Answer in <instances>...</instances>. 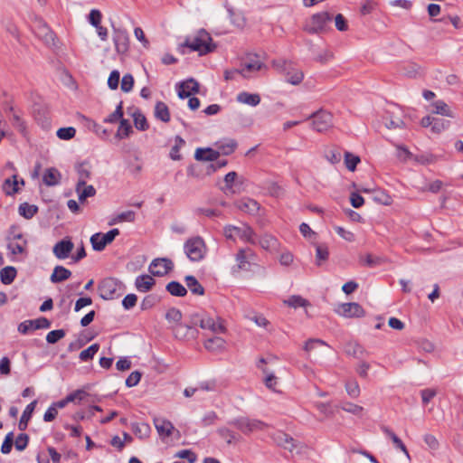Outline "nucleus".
<instances>
[{"label": "nucleus", "instance_id": "nucleus-48", "mask_svg": "<svg viewBox=\"0 0 463 463\" xmlns=\"http://www.w3.org/2000/svg\"><path fill=\"white\" fill-rule=\"evenodd\" d=\"M449 127V120L439 118H434L431 131L435 134H439L447 130Z\"/></svg>", "mask_w": 463, "mask_h": 463}, {"label": "nucleus", "instance_id": "nucleus-12", "mask_svg": "<svg viewBox=\"0 0 463 463\" xmlns=\"http://www.w3.org/2000/svg\"><path fill=\"white\" fill-rule=\"evenodd\" d=\"M119 234L118 229L115 228L106 233L97 232L90 237V243L94 250L101 251L106 246L111 243Z\"/></svg>", "mask_w": 463, "mask_h": 463}, {"label": "nucleus", "instance_id": "nucleus-45", "mask_svg": "<svg viewBox=\"0 0 463 463\" xmlns=\"http://www.w3.org/2000/svg\"><path fill=\"white\" fill-rule=\"evenodd\" d=\"M231 23L238 27L242 28L245 25V19L241 13L234 11L232 8L227 9Z\"/></svg>", "mask_w": 463, "mask_h": 463}, {"label": "nucleus", "instance_id": "nucleus-27", "mask_svg": "<svg viewBox=\"0 0 463 463\" xmlns=\"http://www.w3.org/2000/svg\"><path fill=\"white\" fill-rule=\"evenodd\" d=\"M155 279L149 275H140L137 277L135 286L140 292H147L155 285Z\"/></svg>", "mask_w": 463, "mask_h": 463}, {"label": "nucleus", "instance_id": "nucleus-18", "mask_svg": "<svg viewBox=\"0 0 463 463\" xmlns=\"http://www.w3.org/2000/svg\"><path fill=\"white\" fill-rule=\"evenodd\" d=\"M264 67L263 62L258 58L253 57L246 61L240 69L242 78L249 79L253 77L259 71Z\"/></svg>", "mask_w": 463, "mask_h": 463}, {"label": "nucleus", "instance_id": "nucleus-9", "mask_svg": "<svg viewBox=\"0 0 463 463\" xmlns=\"http://www.w3.org/2000/svg\"><path fill=\"white\" fill-rule=\"evenodd\" d=\"M308 118L312 119V128L317 132H325L334 125L333 115L326 110L317 111L309 116Z\"/></svg>", "mask_w": 463, "mask_h": 463}, {"label": "nucleus", "instance_id": "nucleus-7", "mask_svg": "<svg viewBox=\"0 0 463 463\" xmlns=\"http://www.w3.org/2000/svg\"><path fill=\"white\" fill-rule=\"evenodd\" d=\"M224 236L230 240L240 239L250 244H256V235L253 230L247 224L241 226L227 225L224 227Z\"/></svg>", "mask_w": 463, "mask_h": 463}, {"label": "nucleus", "instance_id": "nucleus-62", "mask_svg": "<svg viewBox=\"0 0 463 463\" xmlns=\"http://www.w3.org/2000/svg\"><path fill=\"white\" fill-rule=\"evenodd\" d=\"M342 409L349 413H352L354 415H361L364 408L360 405L351 403V402H345L342 405Z\"/></svg>", "mask_w": 463, "mask_h": 463}, {"label": "nucleus", "instance_id": "nucleus-23", "mask_svg": "<svg viewBox=\"0 0 463 463\" xmlns=\"http://www.w3.org/2000/svg\"><path fill=\"white\" fill-rule=\"evenodd\" d=\"M71 276V271L63 266L57 265L54 267L51 274L50 280L52 283H61L67 280Z\"/></svg>", "mask_w": 463, "mask_h": 463}, {"label": "nucleus", "instance_id": "nucleus-59", "mask_svg": "<svg viewBox=\"0 0 463 463\" xmlns=\"http://www.w3.org/2000/svg\"><path fill=\"white\" fill-rule=\"evenodd\" d=\"M134 86V78L131 74L127 73L121 80V90L124 92H129Z\"/></svg>", "mask_w": 463, "mask_h": 463}, {"label": "nucleus", "instance_id": "nucleus-53", "mask_svg": "<svg viewBox=\"0 0 463 463\" xmlns=\"http://www.w3.org/2000/svg\"><path fill=\"white\" fill-rule=\"evenodd\" d=\"M99 349V345L98 344H93L89 346L87 349L81 351L80 353V359L81 361H89L93 358V356L97 354Z\"/></svg>", "mask_w": 463, "mask_h": 463}, {"label": "nucleus", "instance_id": "nucleus-61", "mask_svg": "<svg viewBox=\"0 0 463 463\" xmlns=\"http://www.w3.org/2000/svg\"><path fill=\"white\" fill-rule=\"evenodd\" d=\"M89 23L93 26L101 24L102 14L99 10L92 9L89 14Z\"/></svg>", "mask_w": 463, "mask_h": 463}, {"label": "nucleus", "instance_id": "nucleus-47", "mask_svg": "<svg viewBox=\"0 0 463 463\" xmlns=\"http://www.w3.org/2000/svg\"><path fill=\"white\" fill-rule=\"evenodd\" d=\"M344 161L346 168L349 171H354L356 168V165L360 163V157L358 156H355L348 151L345 152L344 156Z\"/></svg>", "mask_w": 463, "mask_h": 463}, {"label": "nucleus", "instance_id": "nucleus-55", "mask_svg": "<svg viewBox=\"0 0 463 463\" xmlns=\"http://www.w3.org/2000/svg\"><path fill=\"white\" fill-rule=\"evenodd\" d=\"M134 117V125L138 130H146L148 128V124L145 116L139 112H136L133 114Z\"/></svg>", "mask_w": 463, "mask_h": 463}, {"label": "nucleus", "instance_id": "nucleus-31", "mask_svg": "<svg viewBox=\"0 0 463 463\" xmlns=\"http://www.w3.org/2000/svg\"><path fill=\"white\" fill-rule=\"evenodd\" d=\"M225 344L223 338L214 336L204 342V347L210 352H220L225 348Z\"/></svg>", "mask_w": 463, "mask_h": 463}, {"label": "nucleus", "instance_id": "nucleus-5", "mask_svg": "<svg viewBox=\"0 0 463 463\" xmlns=\"http://www.w3.org/2000/svg\"><path fill=\"white\" fill-rule=\"evenodd\" d=\"M99 295L101 298L109 300L121 297L125 291L124 284L113 278H106L98 286Z\"/></svg>", "mask_w": 463, "mask_h": 463}, {"label": "nucleus", "instance_id": "nucleus-25", "mask_svg": "<svg viewBox=\"0 0 463 463\" xmlns=\"http://www.w3.org/2000/svg\"><path fill=\"white\" fill-rule=\"evenodd\" d=\"M238 208L247 213L256 214L260 210V204L257 201L250 198H243L237 203Z\"/></svg>", "mask_w": 463, "mask_h": 463}, {"label": "nucleus", "instance_id": "nucleus-58", "mask_svg": "<svg viewBox=\"0 0 463 463\" xmlns=\"http://www.w3.org/2000/svg\"><path fill=\"white\" fill-rule=\"evenodd\" d=\"M65 335V331L63 329H57L50 331L46 335V341L49 344H55Z\"/></svg>", "mask_w": 463, "mask_h": 463}, {"label": "nucleus", "instance_id": "nucleus-21", "mask_svg": "<svg viewBox=\"0 0 463 463\" xmlns=\"http://www.w3.org/2000/svg\"><path fill=\"white\" fill-rule=\"evenodd\" d=\"M19 184L24 185V179L18 180L17 175H13L4 181L2 189L6 195H14L19 192Z\"/></svg>", "mask_w": 463, "mask_h": 463}, {"label": "nucleus", "instance_id": "nucleus-16", "mask_svg": "<svg viewBox=\"0 0 463 463\" xmlns=\"http://www.w3.org/2000/svg\"><path fill=\"white\" fill-rule=\"evenodd\" d=\"M174 267L171 260L166 258L155 259L149 265V271L154 276L162 277L167 274Z\"/></svg>", "mask_w": 463, "mask_h": 463}, {"label": "nucleus", "instance_id": "nucleus-8", "mask_svg": "<svg viewBox=\"0 0 463 463\" xmlns=\"http://www.w3.org/2000/svg\"><path fill=\"white\" fill-rule=\"evenodd\" d=\"M272 439L278 446L288 450L292 454H302L305 453L307 449L306 445L280 430L275 432L272 436Z\"/></svg>", "mask_w": 463, "mask_h": 463}, {"label": "nucleus", "instance_id": "nucleus-1", "mask_svg": "<svg viewBox=\"0 0 463 463\" xmlns=\"http://www.w3.org/2000/svg\"><path fill=\"white\" fill-rule=\"evenodd\" d=\"M28 241L21 232H11L7 238V250L11 260H24L27 255Z\"/></svg>", "mask_w": 463, "mask_h": 463}, {"label": "nucleus", "instance_id": "nucleus-39", "mask_svg": "<svg viewBox=\"0 0 463 463\" xmlns=\"http://www.w3.org/2000/svg\"><path fill=\"white\" fill-rule=\"evenodd\" d=\"M132 430L136 436H137L141 439H146L149 437L150 432H151V428L147 423L139 422V423H134L132 425Z\"/></svg>", "mask_w": 463, "mask_h": 463}, {"label": "nucleus", "instance_id": "nucleus-20", "mask_svg": "<svg viewBox=\"0 0 463 463\" xmlns=\"http://www.w3.org/2000/svg\"><path fill=\"white\" fill-rule=\"evenodd\" d=\"M154 425L162 439L170 437L175 430L173 423L164 418H155Z\"/></svg>", "mask_w": 463, "mask_h": 463}, {"label": "nucleus", "instance_id": "nucleus-19", "mask_svg": "<svg viewBox=\"0 0 463 463\" xmlns=\"http://www.w3.org/2000/svg\"><path fill=\"white\" fill-rule=\"evenodd\" d=\"M199 91V84L194 79H189L178 84L177 92L180 99L190 97Z\"/></svg>", "mask_w": 463, "mask_h": 463}, {"label": "nucleus", "instance_id": "nucleus-15", "mask_svg": "<svg viewBox=\"0 0 463 463\" xmlns=\"http://www.w3.org/2000/svg\"><path fill=\"white\" fill-rule=\"evenodd\" d=\"M113 42L118 53L124 54L128 51L129 37L125 29L113 27Z\"/></svg>", "mask_w": 463, "mask_h": 463}, {"label": "nucleus", "instance_id": "nucleus-13", "mask_svg": "<svg viewBox=\"0 0 463 463\" xmlns=\"http://www.w3.org/2000/svg\"><path fill=\"white\" fill-rule=\"evenodd\" d=\"M194 324L199 326L203 329H207L213 333H224L225 326L222 325L220 318L216 320L207 315L196 316L194 318Z\"/></svg>", "mask_w": 463, "mask_h": 463}, {"label": "nucleus", "instance_id": "nucleus-3", "mask_svg": "<svg viewBox=\"0 0 463 463\" xmlns=\"http://www.w3.org/2000/svg\"><path fill=\"white\" fill-rule=\"evenodd\" d=\"M188 47L191 51L198 52L200 55L207 54L215 49V44L213 43V39L210 34L201 30L192 39H187L184 43L180 45V48Z\"/></svg>", "mask_w": 463, "mask_h": 463}, {"label": "nucleus", "instance_id": "nucleus-38", "mask_svg": "<svg viewBox=\"0 0 463 463\" xmlns=\"http://www.w3.org/2000/svg\"><path fill=\"white\" fill-rule=\"evenodd\" d=\"M155 116L163 122H168L170 120V113L166 104L158 101L155 107Z\"/></svg>", "mask_w": 463, "mask_h": 463}, {"label": "nucleus", "instance_id": "nucleus-30", "mask_svg": "<svg viewBox=\"0 0 463 463\" xmlns=\"http://www.w3.org/2000/svg\"><path fill=\"white\" fill-rule=\"evenodd\" d=\"M76 193L78 194L79 201L80 203H83L87 198L94 196L96 194V190L93 187V185H90V184L86 185V184H76Z\"/></svg>", "mask_w": 463, "mask_h": 463}, {"label": "nucleus", "instance_id": "nucleus-10", "mask_svg": "<svg viewBox=\"0 0 463 463\" xmlns=\"http://www.w3.org/2000/svg\"><path fill=\"white\" fill-rule=\"evenodd\" d=\"M331 21V15L327 12H321L312 15L307 24V32L311 33H324L327 29L328 23Z\"/></svg>", "mask_w": 463, "mask_h": 463}, {"label": "nucleus", "instance_id": "nucleus-56", "mask_svg": "<svg viewBox=\"0 0 463 463\" xmlns=\"http://www.w3.org/2000/svg\"><path fill=\"white\" fill-rule=\"evenodd\" d=\"M345 390L349 396L353 398H356L360 394V387L358 383L355 380L348 381L345 383Z\"/></svg>", "mask_w": 463, "mask_h": 463}, {"label": "nucleus", "instance_id": "nucleus-40", "mask_svg": "<svg viewBox=\"0 0 463 463\" xmlns=\"http://www.w3.org/2000/svg\"><path fill=\"white\" fill-rule=\"evenodd\" d=\"M136 218V213L133 211H126L123 213H120L114 216L111 221L109 222V225H114L117 223L128 222H133Z\"/></svg>", "mask_w": 463, "mask_h": 463}, {"label": "nucleus", "instance_id": "nucleus-51", "mask_svg": "<svg viewBox=\"0 0 463 463\" xmlns=\"http://www.w3.org/2000/svg\"><path fill=\"white\" fill-rule=\"evenodd\" d=\"M131 132L132 127L130 123L127 119L122 118L117 131V137L119 138H125L128 137Z\"/></svg>", "mask_w": 463, "mask_h": 463}, {"label": "nucleus", "instance_id": "nucleus-52", "mask_svg": "<svg viewBox=\"0 0 463 463\" xmlns=\"http://www.w3.org/2000/svg\"><path fill=\"white\" fill-rule=\"evenodd\" d=\"M217 432L221 438L226 440L227 444H232L237 440V435L235 432L226 427L219 428Z\"/></svg>", "mask_w": 463, "mask_h": 463}, {"label": "nucleus", "instance_id": "nucleus-28", "mask_svg": "<svg viewBox=\"0 0 463 463\" xmlns=\"http://www.w3.org/2000/svg\"><path fill=\"white\" fill-rule=\"evenodd\" d=\"M259 244L260 245V247L262 249L269 250V251H275V250H278L279 248V241L274 236H272L270 234L263 235L260 238Z\"/></svg>", "mask_w": 463, "mask_h": 463}, {"label": "nucleus", "instance_id": "nucleus-63", "mask_svg": "<svg viewBox=\"0 0 463 463\" xmlns=\"http://www.w3.org/2000/svg\"><path fill=\"white\" fill-rule=\"evenodd\" d=\"M29 437L27 434L21 433L19 434L14 441L15 449L19 451L24 450L28 444Z\"/></svg>", "mask_w": 463, "mask_h": 463}, {"label": "nucleus", "instance_id": "nucleus-43", "mask_svg": "<svg viewBox=\"0 0 463 463\" xmlns=\"http://www.w3.org/2000/svg\"><path fill=\"white\" fill-rule=\"evenodd\" d=\"M38 211V207L33 204H29L27 203H21L18 212L20 215L24 217L25 219L33 218Z\"/></svg>", "mask_w": 463, "mask_h": 463}, {"label": "nucleus", "instance_id": "nucleus-54", "mask_svg": "<svg viewBox=\"0 0 463 463\" xmlns=\"http://www.w3.org/2000/svg\"><path fill=\"white\" fill-rule=\"evenodd\" d=\"M76 129L72 127L61 128L57 130V137L62 140H70L74 137Z\"/></svg>", "mask_w": 463, "mask_h": 463}, {"label": "nucleus", "instance_id": "nucleus-49", "mask_svg": "<svg viewBox=\"0 0 463 463\" xmlns=\"http://www.w3.org/2000/svg\"><path fill=\"white\" fill-rule=\"evenodd\" d=\"M383 431L391 438L394 446L397 449H401L406 455L407 458H410L409 452H408L405 445L402 441V439L394 432L390 430L388 428H384Z\"/></svg>", "mask_w": 463, "mask_h": 463}, {"label": "nucleus", "instance_id": "nucleus-57", "mask_svg": "<svg viewBox=\"0 0 463 463\" xmlns=\"http://www.w3.org/2000/svg\"><path fill=\"white\" fill-rule=\"evenodd\" d=\"M123 106H122V101H120L118 103V105L117 106L115 111L113 113H111L107 118H105L104 122L106 123H115L117 122L118 120H121L122 119V116H123Z\"/></svg>", "mask_w": 463, "mask_h": 463}, {"label": "nucleus", "instance_id": "nucleus-26", "mask_svg": "<svg viewBox=\"0 0 463 463\" xmlns=\"http://www.w3.org/2000/svg\"><path fill=\"white\" fill-rule=\"evenodd\" d=\"M61 173L54 167L45 170L43 175V182L48 186H54L60 184Z\"/></svg>", "mask_w": 463, "mask_h": 463}, {"label": "nucleus", "instance_id": "nucleus-42", "mask_svg": "<svg viewBox=\"0 0 463 463\" xmlns=\"http://www.w3.org/2000/svg\"><path fill=\"white\" fill-rule=\"evenodd\" d=\"M16 277V269L14 267L8 266L2 269L0 278L2 283L5 285L11 284Z\"/></svg>", "mask_w": 463, "mask_h": 463}, {"label": "nucleus", "instance_id": "nucleus-44", "mask_svg": "<svg viewBox=\"0 0 463 463\" xmlns=\"http://www.w3.org/2000/svg\"><path fill=\"white\" fill-rule=\"evenodd\" d=\"M329 251L326 244L316 245V263L320 266L323 261L328 259Z\"/></svg>", "mask_w": 463, "mask_h": 463}, {"label": "nucleus", "instance_id": "nucleus-24", "mask_svg": "<svg viewBox=\"0 0 463 463\" xmlns=\"http://www.w3.org/2000/svg\"><path fill=\"white\" fill-rule=\"evenodd\" d=\"M345 353L357 359L363 358L364 355L368 354L367 351L358 343L356 342H348L345 345Z\"/></svg>", "mask_w": 463, "mask_h": 463}, {"label": "nucleus", "instance_id": "nucleus-50", "mask_svg": "<svg viewBox=\"0 0 463 463\" xmlns=\"http://www.w3.org/2000/svg\"><path fill=\"white\" fill-rule=\"evenodd\" d=\"M184 140L180 137L176 136L175 137V145L172 146L170 151V157L173 160H180L181 155L179 153L180 149L184 146Z\"/></svg>", "mask_w": 463, "mask_h": 463}, {"label": "nucleus", "instance_id": "nucleus-2", "mask_svg": "<svg viewBox=\"0 0 463 463\" xmlns=\"http://www.w3.org/2000/svg\"><path fill=\"white\" fill-rule=\"evenodd\" d=\"M272 67L280 74H283L287 82L298 85L304 79V73L296 65L288 60L278 59L271 61Z\"/></svg>", "mask_w": 463, "mask_h": 463}, {"label": "nucleus", "instance_id": "nucleus-17", "mask_svg": "<svg viewBox=\"0 0 463 463\" xmlns=\"http://www.w3.org/2000/svg\"><path fill=\"white\" fill-rule=\"evenodd\" d=\"M336 311L345 317H363L365 314L362 306L356 302L343 303Z\"/></svg>", "mask_w": 463, "mask_h": 463}, {"label": "nucleus", "instance_id": "nucleus-64", "mask_svg": "<svg viewBox=\"0 0 463 463\" xmlns=\"http://www.w3.org/2000/svg\"><path fill=\"white\" fill-rule=\"evenodd\" d=\"M370 364L364 361V360H361L356 368H355V371L356 373H358V375L362 378H366L367 375H368V371L370 369Z\"/></svg>", "mask_w": 463, "mask_h": 463}, {"label": "nucleus", "instance_id": "nucleus-14", "mask_svg": "<svg viewBox=\"0 0 463 463\" xmlns=\"http://www.w3.org/2000/svg\"><path fill=\"white\" fill-rule=\"evenodd\" d=\"M74 243L70 237L58 241L52 247V253L56 259L62 260L71 258Z\"/></svg>", "mask_w": 463, "mask_h": 463}, {"label": "nucleus", "instance_id": "nucleus-33", "mask_svg": "<svg viewBox=\"0 0 463 463\" xmlns=\"http://www.w3.org/2000/svg\"><path fill=\"white\" fill-rule=\"evenodd\" d=\"M215 145L220 154L222 153L225 156L232 154L237 147V142L232 138L219 141Z\"/></svg>", "mask_w": 463, "mask_h": 463}, {"label": "nucleus", "instance_id": "nucleus-11", "mask_svg": "<svg viewBox=\"0 0 463 463\" xmlns=\"http://www.w3.org/2000/svg\"><path fill=\"white\" fill-rule=\"evenodd\" d=\"M256 260L254 251L250 248H241L235 255L236 265L232 268L233 272L249 270L251 262Z\"/></svg>", "mask_w": 463, "mask_h": 463}, {"label": "nucleus", "instance_id": "nucleus-60", "mask_svg": "<svg viewBox=\"0 0 463 463\" xmlns=\"http://www.w3.org/2000/svg\"><path fill=\"white\" fill-rule=\"evenodd\" d=\"M317 346H327V345L323 340L311 338L306 342V344L304 345V350L307 353H310L312 350H314Z\"/></svg>", "mask_w": 463, "mask_h": 463}, {"label": "nucleus", "instance_id": "nucleus-46", "mask_svg": "<svg viewBox=\"0 0 463 463\" xmlns=\"http://www.w3.org/2000/svg\"><path fill=\"white\" fill-rule=\"evenodd\" d=\"M359 262L363 266L372 268L380 265L382 263V259L379 257H374L372 254L368 253L365 255H360Z\"/></svg>", "mask_w": 463, "mask_h": 463}, {"label": "nucleus", "instance_id": "nucleus-34", "mask_svg": "<svg viewBox=\"0 0 463 463\" xmlns=\"http://www.w3.org/2000/svg\"><path fill=\"white\" fill-rule=\"evenodd\" d=\"M76 171L78 174V183L85 184L87 180L90 177L91 167L88 163H80L77 165Z\"/></svg>", "mask_w": 463, "mask_h": 463}, {"label": "nucleus", "instance_id": "nucleus-35", "mask_svg": "<svg viewBox=\"0 0 463 463\" xmlns=\"http://www.w3.org/2000/svg\"><path fill=\"white\" fill-rule=\"evenodd\" d=\"M185 283L188 289L194 295L203 296L204 294V288L197 280V279L192 275L185 277Z\"/></svg>", "mask_w": 463, "mask_h": 463}, {"label": "nucleus", "instance_id": "nucleus-37", "mask_svg": "<svg viewBox=\"0 0 463 463\" xmlns=\"http://www.w3.org/2000/svg\"><path fill=\"white\" fill-rule=\"evenodd\" d=\"M433 107V113L449 117V118H454L455 114L454 112L449 109L448 104H446L443 100H437L434 103H432Z\"/></svg>", "mask_w": 463, "mask_h": 463}, {"label": "nucleus", "instance_id": "nucleus-6", "mask_svg": "<svg viewBox=\"0 0 463 463\" xmlns=\"http://www.w3.org/2000/svg\"><path fill=\"white\" fill-rule=\"evenodd\" d=\"M229 424L234 426L245 435H250L255 431H262L269 426L266 422L260 420L251 419L245 416L237 417L230 420Z\"/></svg>", "mask_w": 463, "mask_h": 463}, {"label": "nucleus", "instance_id": "nucleus-29", "mask_svg": "<svg viewBox=\"0 0 463 463\" xmlns=\"http://www.w3.org/2000/svg\"><path fill=\"white\" fill-rule=\"evenodd\" d=\"M237 100L240 103L247 104L252 107H255L260 104V97L256 93H249V92H241L237 96Z\"/></svg>", "mask_w": 463, "mask_h": 463}, {"label": "nucleus", "instance_id": "nucleus-36", "mask_svg": "<svg viewBox=\"0 0 463 463\" xmlns=\"http://www.w3.org/2000/svg\"><path fill=\"white\" fill-rule=\"evenodd\" d=\"M283 304L293 308L307 307L310 303L299 295H292L288 298L283 300Z\"/></svg>", "mask_w": 463, "mask_h": 463}, {"label": "nucleus", "instance_id": "nucleus-41", "mask_svg": "<svg viewBox=\"0 0 463 463\" xmlns=\"http://www.w3.org/2000/svg\"><path fill=\"white\" fill-rule=\"evenodd\" d=\"M166 290L172 295L176 297H184L187 293V289L177 281H171L166 285Z\"/></svg>", "mask_w": 463, "mask_h": 463}, {"label": "nucleus", "instance_id": "nucleus-22", "mask_svg": "<svg viewBox=\"0 0 463 463\" xmlns=\"http://www.w3.org/2000/svg\"><path fill=\"white\" fill-rule=\"evenodd\" d=\"M220 156V152L210 147H199L195 150L194 158L197 161H214Z\"/></svg>", "mask_w": 463, "mask_h": 463}, {"label": "nucleus", "instance_id": "nucleus-4", "mask_svg": "<svg viewBox=\"0 0 463 463\" xmlns=\"http://www.w3.org/2000/svg\"><path fill=\"white\" fill-rule=\"evenodd\" d=\"M184 251L191 261L198 262L204 259L207 247L202 237L194 236L184 241Z\"/></svg>", "mask_w": 463, "mask_h": 463}, {"label": "nucleus", "instance_id": "nucleus-32", "mask_svg": "<svg viewBox=\"0 0 463 463\" xmlns=\"http://www.w3.org/2000/svg\"><path fill=\"white\" fill-rule=\"evenodd\" d=\"M36 404L37 401H33L26 406L18 424L19 430H24L27 428L28 421L32 417V414L35 409Z\"/></svg>", "mask_w": 463, "mask_h": 463}]
</instances>
